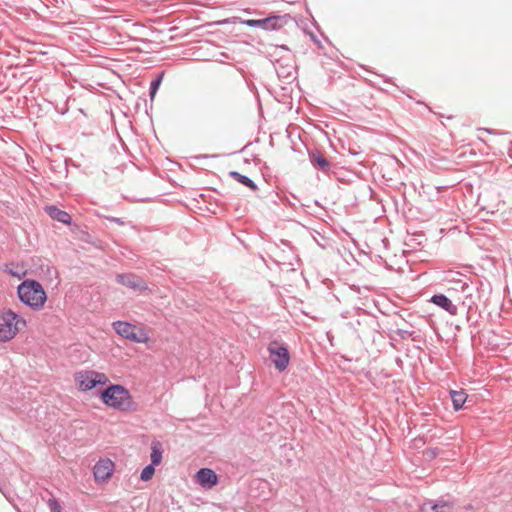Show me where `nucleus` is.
Here are the masks:
<instances>
[{"label": "nucleus", "instance_id": "obj_3", "mask_svg": "<svg viewBox=\"0 0 512 512\" xmlns=\"http://www.w3.org/2000/svg\"><path fill=\"white\" fill-rule=\"evenodd\" d=\"M27 327V320L11 308L0 311V343L13 340Z\"/></svg>", "mask_w": 512, "mask_h": 512}, {"label": "nucleus", "instance_id": "obj_21", "mask_svg": "<svg viewBox=\"0 0 512 512\" xmlns=\"http://www.w3.org/2000/svg\"><path fill=\"white\" fill-rule=\"evenodd\" d=\"M9 274L14 277H17L18 279H21L25 276L26 272L25 271H14V270L10 269Z\"/></svg>", "mask_w": 512, "mask_h": 512}, {"label": "nucleus", "instance_id": "obj_15", "mask_svg": "<svg viewBox=\"0 0 512 512\" xmlns=\"http://www.w3.org/2000/svg\"><path fill=\"white\" fill-rule=\"evenodd\" d=\"M151 465H159L162 461V447L161 443L158 441H154L151 444Z\"/></svg>", "mask_w": 512, "mask_h": 512}, {"label": "nucleus", "instance_id": "obj_2", "mask_svg": "<svg viewBox=\"0 0 512 512\" xmlns=\"http://www.w3.org/2000/svg\"><path fill=\"white\" fill-rule=\"evenodd\" d=\"M102 402L115 410L130 412L136 410V404L129 390L120 384H112L102 391Z\"/></svg>", "mask_w": 512, "mask_h": 512}, {"label": "nucleus", "instance_id": "obj_8", "mask_svg": "<svg viewBox=\"0 0 512 512\" xmlns=\"http://www.w3.org/2000/svg\"><path fill=\"white\" fill-rule=\"evenodd\" d=\"M196 481L203 488L210 489L214 487L218 482L216 473L208 468L200 469L195 475Z\"/></svg>", "mask_w": 512, "mask_h": 512}, {"label": "nucleus", "instance_id": "obj_19", "mask_svg": "<svg viewBox=\"0 0 512 512\" xmlns=\"http://www.w3.org/2000/svg\"><path fill=\"white\" fill-rule=\"evenodd\" d=\"M241 23L246 24L251 27L259 26L262 29H264V27H265V19H259V20L248 19V20L241 21Z\"/></svg>", "mask_w": 512, "mask_h": 512}, {"label": "nucleus", "instance_id": "obj_18", "mask_svg": "<svg viewBox=\"0 0 512 512\" xmlns=\"http://www.w3.org/2000/svg\"><path fill=\"white\" fill-rule=\"evenodd\" d=\"M154 473H155L154 466L148 465L142 470L140 478L142 481H149L153 477Z\"/></svg>", "mask_w": 512, "mask_h": 512}, {"label": "nucleus", "instance_id": "obj_22", "mask_svg": "<svg viewBox=\"0 0 512 512\" xmlns=\"http://www.w3.org/2000/svg\"><path fill=\"white\" fill-rule=\"evenodd\" d=\"M50 507L53 512H59V511L62 512L61 507L57 501H52L50 503Z\"/></svg>", "mask_w": 512, "mask_h": 512}, {"label": "nucleus", "instance_id": "obj_14", "mask_svg": "<svg viewBox=\"0 0 512 512\" xmlns=\"http://www.w3.org/2000/svg\"><path fill=\"white\" fill-rule=\"evenodd\" d=\"M449 507V504L445 501H438V502H425L421 508L420 512H440V509H444Z\"/></svg>", "mask_w": 512, "mask_h": 512}, {"label": "nucleus", "instance_id": "obj_12", "mask_svg": "<svg viewBox=\"0 0 512 512\" xmlns=\"http://www.w3.org/2000/svg\"><path fill=\"white\" fill-rule=\"evenodd\" d=\"M431 301L437 306L449 312L450 314H455L456 312V307L452 304L451 300H449L445 295H434L431 298Z\"/></svg>", "mask_w": 512, "mask_h": 512}, {"label": "nucleus", "instance_id": "obj_4", "mask_svg": "<svg viewBox=\"0 0 512 512\" xmlns=\"http://www.w3.org/2000/svg\"><path fill=\"white\" fill-rule=\"evenodd\" d=\"M74 383L80 392H88L96 386H104L109 382L108 376L103 372L84 369L74 373Z\"/></svg>", "mask_w": 512, "mask_h": 512}, {"label": "nucleus", "instance_id": "obj_11", "mask_svg": "<svg viewBox=\"0 0 512 512\" xmlns=\"http://www.w3.org/2000/svg\"><path fill=\"white\" fill-rule=\"evenodd\" d=\"M289 19L287 16H273L265 18L264 30H279L283 28Z\"/></svg>", "mask_w": 512, "mask_h": 512}, {"label": "nucleus", "instance_id": "obj_16", "mask_svg": "<svg viewBox=\"0 0 512 512\" xmlns=\"http://www.w3.org/2000/svg\"><path fill=\"white\" fill-rule=\"evenodd\" d=\"M311 162L322 171H328L330 167L328 160L319 152L311 155Z\"/></svg>", "mask_w": 512, "mask_h": 512}, {"label": "nucleus", "instance_id": "obj_5", "mask_svg": "<svg viewBox=\"0 0 512 512\" xmlns=\"http://www.w3.org/2000/svg\"><path fill=\"white\" fill-rule=\"evenodd\" d=\"M113 328L118 335L135 343H147L149 341V335L144 328L137 327L129 322L116 321L113 323Z\"/></svg>", "mask_w": 512, "mask_h": 512}, {"label": "nucleus", "instance_id": "obj_9", "mask_svg": "<svg viewBox=\"0 0 512 512\" xmlns=\"http://www.w3.org/2000/svg\"><path fill=\"white\" fill-rule=\"evenodd\" d=\"M117 281L119 283H121L122 285H125L133 290H136V291H143L146 289L145 283L135 275H131V274L118 275Z\"/></svg>", "mask_w": 512, "mask_h": 512}, {"label": "nucleus", "instance_id": "obj_6", "mask_svg": "<svg viewBox=\"0 0 512 512\" xmlns=\"http://www.w3.org/2000/svg\"><path fill=\"white\" fill-rule=\"evenodd\" d=\"M268 351L275 368L280 372L284 371L288 367L290 361L288 349L279 342L274 341L269 344Z\"/></svg>", "mask_w": 512, "mask_h": 512}, {"label": "nucleus", "instance_id": "obj_10", "mask_svg": "<svg viewBox=\"0 0 512 512\" xmlns=\"http://www.w3.org/2000/svg\"><path fill=\"white\" fill-rule=\"evenodd\" d=\"M45 211L47 214L54 220L59 221L64 224H70L71 223V216L59 208L55 206H47L45 208Z\"/></svg>", "mask_w": 512, "mask_h": 512}, {"label": "nucleus", "instance_id": "obj_7", "mask_svg": "<svg viewBox=\"0 0 512 512\" xmlns=\"http://www.w3.org/2000/svg\"><path fill=\"white\" fill-rule=\"evenodd\" d=\"M114 462L108 458L100 459L94 466V478L96 482H105L111 478L114 472Z\"/></svg>", "mask_w": 512, "mask_h": 512}, {"label": "nucleus", "instance_id": "obj_23", "mask_svg": "<svg viewBox=\"0 0 512 512\" xmlns=\"http://www.w3.org/2000/svg\"><path fill=\"white\" fill-rule=\"evenodd\" d=\"M478 130H479V131H484V132L489 133V134H491V133H492V131H491V130L486 129V128H480V129H478Z\"/></svg>", "mask_w": 512, "mask_h": 512}, {"label": "nucleus", "instance_id": "obj_17", "mask_svg": "<svg viewBox=\"0 0 512 512\" xmlns=\"http://www.w3.org/2000/svg\"><path fill=\"white\" fill-rule=\"evenodd\" d=\"M230 175L235 179L237 180L238 182H240L241 184L251 188V189H256V186L255 184L253 183V181L251 179H249L248 177L244 176V175H241L239 174L238 172H230Z\"/></svg>", "mask_w": 512, "mask_h": 512}, {"label": "nucleus", "instance_id": "obj_1", "mask_svg": "<svg viewBox=\"0 0 512 512\" xmlns=\"http://www.w3.org/2000/svg\"><path fill=\"white\" fill-rule=\"evenodd\" d=\"M17 296L22 304L34 311H40L47 302V293L36 280L26 279L17 287Z\"/></svg>", "mask_w": 512, "mask_h": 512}, {"label": "nucleus", "instance_id": "obj_13", "mask_svg": "<svg viewBox=\"0 0 512 512\" xmlns=\"http://www.w3.org/2000/svg\"><path fill=\"white\" fill-rule=\"evenodd\" d=\"M450 395L452 398L453 408L456 411L460 410L467 400V394L464 392V390H451Z\"/></svg>", "mask_w": 512, "mask_h": 512}, {"label": "nucleus", "instance_id": "obj_24", "mask_svg": "<svg viewBox=\"0 0 512 512\" xmlns=\"http://www.w3.org/2000/svg\"><path fill=\"white\" fill-rule=\"evenodd\" d=\"M228 22H230V20H228V19H224L223 21H219V22H217V24H223V23H228Z\"/></svg>", "mask_w": 512, "mask_h": 512}, {"label": "nucleus", "instance_id": "obj_20", "mask_svg": "<svg viewBox=\"0 0 512 512\" xmlns=\"http://www.w3.org/2000/svg\"><path fill=\"white\" fill-rule=\"evenodd\" d=\"M159 85H160V79H158V80H156V81H154V82L152 83V85H151V91H150V97H151V99H153V98H154V96H155V94H156V91H157V89H158Z\"/></svg>", "mask_w": 512, "mask_h": 512}]
</instances>
